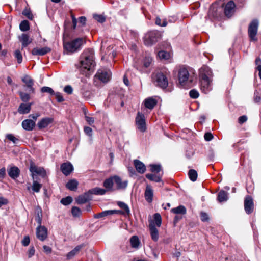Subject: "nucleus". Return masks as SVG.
I'll list each match as a JSON object with an SVG mask.
<instances>
[{
  "mask_svg": "<svg viewBox=\"0 0 261 261\" xmlns=\"http://www.w3.org/2000/svg\"><path fill=\"white\" fill-rule=\"evenodd\" d=\"M94 52L92 49L85 50L81 55L75 67L82 74H86L95 66Z\"/></svg>",
  "mask_w": 261,
  "mask_h": 261,
  "instance_id": "nucleus-1",
  "label": "nucleus"
},
{
  "mask_svg": "<svg viewBox=\"0 0 261 261\" xmlns=\"http://www.w3.org/2000/svg\"><path fill=\"white\" fill-rule=\"evenodd\" d=\"M212 71L209 67H203L201 69L200 73V89L205 94L208 93L212 89Z\"/></svg>",
  "mask_w": 261,
  "mask_h": 261,
  "instance_id": "nucleus-2",
  "label": "nucleus"
},
{
  "mask_svg": "<svg viewBox=\"0 0 261 261\" xmlns=\"http://www.w3.org/2000/svg\"><path fill=\"white\" fill-rule=\"evenodd\" d=\"M85 43V39L83 37H79L70 41L64 42V48L67 52L74 53L80 50Z\"/></svg>",
  "mask_w": 261,
  "mask_h": 261,
  "instance_id": "nucleus-3",
  "label": "nucleus"
},
{
  "mask_svg": "<svg viewBox=\"0 0 261 261\" xmlns=\"http://www.w3.org/2000/svg\"><path fill=\"white\" fill-rule=\"evenodd\" d=\"M153 221L149 222V228L152 240L155 242L158 241L159 238V231L156 226L160 227L162 224V218L159 213H155L153 215Z\"/></svg>",
  "mask_w": 261,
  "mask_h": 261,
  "instance_id": "nucleus-4",
  "label": "nucleus"
},
{
  "mask_svg": "<svg viewBox=\"0 0 261 261\" xmlns=\"http://www.w3.org/2000/svg\"><path fill=\"white\" fill-rule=\"evenodd\" d=\"M160 36V34L156 31H151L147 32L144 35L143 41L145 45L150 46L155 43Z\"/></svg>",
  "mask_w": 261,
  "mask_h": 261,
  "instance_id": "nucleus-5",
  "label": "nucleus"
},
{
  "mask_svg": "<svg viewBox=\"0 0 261 261\" xmlns=\"http://www.w3.org/2000/svg\"><path fill=\"white\" fill-rule=\"evenodd\" d=\"M29 170L31 172V176L33 179H35L36 175H39L42 178H45L46 172L45 169L41 167L36 166L33 163H31Z\"/></svg>",
  "mask_w": 261,
  "mask_h": 261,
  "instance_id": "nucleus-6",
  "label": "nucleus"
},
{
  "mask_svg": "<svg viewBox=\"0 0 261 261\" xmlns=\"http://www.w3.org/2000/svg\"><path fill=\"white\" fill-rule=\"evenodd\" d=\"M155 82L156 86L163 89H166L168 85V80L166 74L159 72L155 75Z\"/></svg>",
  "mask_w": 261,
  "mask_h": 261,
  "instance_id": "nucleus-7",
  "label": "nucleus"
},
{
  "mask_svg": "<svg viewBox=\"0 0 261 261\" xmlns=\"http://www.w3.org/2000/svg\"><path fill=\"white\" fill-rule=\"evenodd\" d=\"M135 124L139 131L141 132H145L146 129L145 118L143 113L138 112L135 118Z\"/></svg>",
  "mask_w": 261,
  "mask_h": 261,
  "instance_id": "nucleus-8",
  "label": "nucleus"
},
{
  "mask_svg": "<svg viewBox=\"0 0 261 261\" xmlns=\"http://www.w3.org/2000/svg\"><path fill=\"white\" fill-rule=\"evenodd\" d=\"M259 21L257 19H253L248 27V34L252 40H256V36L258 31Z\"/></svg>",
  "mask_w": 261,
  "mask_h": 261,
  "instance_id": "nucleus-9",
  "label": "nucleus"
},
{
  "mask_svg": "<svg viewBox=\"0 0 261 261\" xmlns=\"http://www.w3.org/2000/svg\"><path fill=\"white\" fill-rule=\"evenodd\" d=\"M111 76V73L109 70H108L105 69H99L96 75H95V77L100 80L102 83H107L110 81Z\"/></svg>",
  "mask_w": 261,
  "mask_h": 261,
  "instance_id": "nucleus-10",
  "label": "nucleus"
},
{
  "mask_svg": "<svg viewBox=\"0 0 261 261\" xmlns=\"http://www.w3.org/2000/svg\"><path fill=\"white\" fill-rule=\"evenodd\" d=\"M178 80L179 84L183 87H186L189 78V73L185 68H180L178 71Z\"/></svg>",
  "mask_w": 261,
  "mask_h": 261,
  "instance_id": "nucleus-11",
  "label": "nucleus"
},
{
  "mask_svg": "<svg viewBox=\"0 0 261 261\" xmlns=\"http://www.w3.org/2000/svg\"><path fill=\"white\" fill-rule=\"evenodd\" d=\"M244 209L248 214L252 213L254 210L253 199L250 196H246L244 199Z\"/></svg>",
  "mask_w": 261,
  "mask_h": 261,
  "instance_id": "nucleus-12",
  "label": "nucleus"
},
{
  "mask_svg": "<svg viewBox=\"0 0 261 261\" xmlns=\"http://www.w3.org/2000/svg\"><path fill=\"white\" fill-rule=\"evenodd\" d=\"M36 237L40 241H44L47 237V229L44 226H38Z\"/></svg>",
  "mask_w": 261,
  "mask_h": 261,
  "instance_id": "nucleus-13",
  "label": "nucleus"
},
{
  "mask_svg": "<svg viewBox=\"0 0 261 261\" xmlns=\"http://www.w3.org/2000/svg\"><path fill=\"white\" fill-rule=\"evenodd\" d=\"M21 80L28 88L29 92L31 93H34L35 89L33 87L34 80L31 77L28 75H25L22 77Z\"/></svg>",
  "mask_w": 261,
  "mask_h": 261,
  "instance_id": "nucleus-14",
  "label": "nucleus"
},
{
  "mask_svg": "<svg viewBox=\"0 0 261 261\" xmlns=\"http://www.w3.org/2000/svg\"><path fill=\"white\" fill-rule=\"evenodd\" d=\"M60 169L65 176H68L73 171V167L70 162H66L61 165Z\"/></svg>",
  "mask_w": 261,
  "mask_h": 261,
  "instance_id": "nucleus-15",
  "label": "nucleus"
},
{
  "mask_svg": "<svg viewBox=\"0 0 261 261\" xmlns=\"http://www.w3.org/2000/svg\"><path fill=\"white\" fill-rule=\"evenodd\" d=\"M236 7V5L233 1H229L225 5L224 8V13L225 15L228 17L232 16L234 12V9Z\"/></svg>",
  "mask_w": 261,
  "mask_h": 261,
  "instance_id": "nucleus-16",
  "label": "nucleus"
},
{
  "mask_svg": "<svg viewBox=\"0 0 261 261\" xmlns=\"http://www.w3.org/2000/svg\"><path fill=\"white\" fill-rule=\"evenodd\" d=\"M35 122L33 120L27 119L22 121L21 125L22 128L28 131H31L33 130L35 126Z\"/></svg>",
  "mask_w": 261,
  "mask_h": 261,
  "instance_id": "nucleus-17",
  "label": "nucleus"
},
{
  "mask_svg": "<svg viewBox=\"0 0 261 261\" xmlns=\"http://www.w3.org/2000/svg\"><path fill=\"white\" fill-rule=\"evenodd\" d=\"M91 195L88 191L87 192L85 193L84 194L79 195L76 199V201L78 204H81L91 200Z\"/></svg>",
  "mask_w": 261,
  "mask_h": 261,
  "instance_id": "nucleus-18",
  "label": "nucleus"
},
{
  "mask_svg": "<svg viewBox=\"0 0 261 261\" xmlns=\"http://www.w3.org/2000/svg\"><path fill=\"white\" fill-rule=\"evenodd\" d=\"M51 51V49L48 47H44L42 48H34L32 50L33 55L43 56Z\"/></svg>",
  "mask_w": 261,
  "mask_h": 261,
  "instance_id": "nucleus-19",
  "label": "nucleus"
},
{
  "mask_svg": "<svg viewBox=\"0 0 261 261\" xmlns=\"http://www.w3.org/2000/svg\"><path fill=\"white\" fill-rule=\"evenodd\" d=\"M153 191L151 187L149 185H147L146 186V189L144 193V197L145 200L148 203H151L153 200Z\"/></svg>",
  "mask_w": 261,
  "mask_h": 261,
  "instance_id": "nucleus-20",
  "label": "nucleus"
},
{
  "mask_svg": "<svg viewBox=\"0 0 261 261\" xmlns=\"http://www.w3.org/2000/svg\"><path fill=\"white\" fill-rule=\"evenodd\" d=\"M53 122V119L49 117H45L41 119L37 123L39 129H41L46 128L49 124Z\"/></svg>",
  "mask_w": 261,
  "mask_h": 261,
  "instance_id": "nucleus-21",
  "label": "nucleus"
},
{
  "mask_svg": "<svg viewBox=\"0 0 261 261\" xmlns=\"http://www.w3.org/2000/svg\"><path fill=\"white\" fill-rule=\"evenodd\" d=\"M32 105V103H21L18 108V112L20 114H25L29 113L31 111Z\"/></svg>",
  "mask_w": 261,
  "mask_h": 261,
  "instance_id": "nucleus-22",
  "label": "nucleus"
},
{
  "mask_svg": "<svg viewBox=\"0 0 261 261\" xmlns=\"http://www.w3.org/2000/svg\"><path fill=\"white\" fill-rule=\"evenodd\" d=\"M20 172V170L16 166L12 167L8 170L9 176L13 179H15L19 176Z\"/></svg>",
  "mask_w": 261,
  "mask_h": 261,
  "instance_id": "nucleus-23",
  "label": "nucleus"
},
{
  "mask_svg": "<svg viewBox=\"0 0 261 261\" xmlns=\"http://www.w3.org/2000/svg\"><path fill=\"white\" fill-rule=\"evenodd\" d=\"M163 175V171L161 172V173L155 174H146V177L150 181H153L155 182H159L162 181V177Z\"/></svg>",
  "mask_w": 261,
  "mask_h": 261,
  "instance_id": "nucleus-24",
  "label": "nucleus"
},
{
  "mask_svg": "<svg viewBox=\"0 0 261 261\" xmlns=\"http://www.w3.org/2000/svg\"><path fill=\"white\" fill-rule=\"evenodd\" d=\"M134 164L136 170L138 173L143 174L145 172L146 166L142 162L138 160H135Z\"/></svg>",
  "mask_w": 261,
  "mask_h": 261,
  "instance_id": "nucleus-25",
  "label": "nucleus"
},
{
  "mask_svg": "<svg viewBox=\"0 0 261 261\" xmlns=\"http://www.w3.org/2000/svg\"><path fill=\"white\" fill-rule=\"evenodd\" d=\"M19 38L20 41L22 43V49L27 47L32 41V39L30 38L29 36L24 33L22 34Z\"/></svg>",
  "mask_w": 261,
  "mask_h": 261,
  "instance_id": "nucleus-26",
  "label": "nucleus"
},
{
  "mask_svg": "<svg viewBox=\"0 0 261 261\" xmlns=\"http://www.w3.org/2000/svg\"><path fill=\"white\" fill-rule=\"evenodd\" d=\"M157 103V100L153 97H149L144 100V105L149 109H152Z\"/></svg>",
  "mask_w": 261,
  "mask_h": 261,
  "instance_id": "nucleus-27",
  "label": "nucleus"
},
{
  "mask_svg": "<svg viewBox=\"0 0 261 261\" xmlns=\"http://www.w3.org/2000/svg\"><path fill=\"white\" fill-rule=\"evenodd\" d=\"M83 245H79L76 246L73 250L68 252L66 255L67 259H70L76 255L83 248Z\"/></svg>",
  "mask_w": 261,
  "mask_h": 261,
  "instance_id": "nucleus-28",
  "label": "nucleus"
},
{
  "mask_svg": "<svg viewBox=\"0 0 261 261\" xmlns=\"http://www.w3.org/2000/svg\"><path fill=\"white\" fill-rule=\"evenodd\" d=\"M115 183L117 185L118 189H123L126 187L127 185V181L122 182L121 179L118 176L113 177Z\"/></svg>",
  "mask_w": 261,
  "mask_h": 261,
  "instance_id": "nucleus-29",
  "label": "nucleus"
},
{
  "mask_svg": "<svg viewBox=\"0 0 261 261\" xmlns=\"http://www.w3.org/2000/svg\"><path fill=\"white\" fill-rule=\"evenodd\" d=\"M78 185V181L76 179H71L67 182L66 187L71 191H75L77 189Z\"/></svg>",
  "mask_w": 261,
  "mask_h": 261,
  "instance_id": "nucleus-30",
  "label": "nucleus"
},
{
  "mask_svg": "<svg viewBox=\"0 0 261 261\" xmlns=\"http://www.w3.org/2000/svg\"><path fill=\"white\" fill-rule=\"evenodd\" d=\"M141 246V243L137 236L132 237V248L136 249H139Z\"/></svg>",
  "mask_w": 261,
  "mask_h": 261,
  "instance_id": "nucleus-31",
  "label": "nucleus"
},
{
  "mask_svg": "<svg viewBox=\"0 0 261 261\" xmlns=\"http://www.w3.org/2000/svg\"><path fill=\"white\" fill-rule=\"evenodd\" d=\"M91 195H103L106 194L107 190L98 187H96L89 190Z\"/></svg>",
  "mask_w": 261,
  "mask_h": 261,
  "instance_id": "nucleus-32",
  "label": "nucleus"
},
{
  "mask_svg": "<svg viewBox=\"0 0 261 261\" xmlns=\"http://www.w3.org/2000/svg\"><path fill=\"white\" fill-rule=\"evenodd\" d=\"M171 212L176 214H185L187 212L186 208L184 205H179L176 207L172 208Z\"/></svg>",
  "mask_w": 261,
  "mask_h": 261,
  "instance_id": "nucleus-33",
  "label": "nucleus"
},
{
  "mask_svg": "<svg viewBox=\"0 0 261 261\" xmlns=\"http://www.w3.org/2000/svg\"><path fill=\"white\" fill-rule=\"evenodd\" d=\"M36 216L35 220L38 224V226H42V210L40 207H37L35 211Z\"/></svg>",
  "mask_w": 261,
  "mask_h": 261,
  "instance_id": "nucleus-34",
  "label": "nucleus"
},
{
  "mask_svg": "<svg viewBox=\"0 0 261 261\" xmlns=\"http://www.w3.org/2000/svg\"><path fill=\"white\" fill-rule=\"evenodd\" d=\"M217 199L220 202L227 201L228 199L227 193L223 190L220 191L218 194Z\"/></svg>",
  "mask_w": 261,
  "mask_h": 261,
  "instance_id": "nucleus-35",
  "label": "nucleus"
},
{
  "mask_svg": "<svg viewBox=\"0 0 261 261\" xmlns=\"http://www.w3.org/2000/svg\"><path fill=\"white\" fill-rule=\"evenodd\" d=\"M103 186L106 188L107 191L112 190L113 186V177L106 179L103 182Z\"/></svg>",
  "mask_w": 261,
  "mask_h": 261,
  "instance_id": "nucleus-36",
  "label": "nucleus"
},
{
  "mask_svg": "<svg viewBox=\"0 0 261 261\" xmlns=\"http://www.w3.org/2000/svg\"><path fill=\"white\" fill-rule=\"evenodd\" d=\"M117 204L122 209L121 211H123L125 215L127 216H129V208L128 206L123 202L121 201H118L117 202Z\"/></svg>",
  "mask_w": 261,
  "mask_h": 261,
  "instance_id": "nucleus-37",
  "label": "nucleus"
},
{
  "mask_svg": "<svg viewBox=\"0 0 261 261\" xmlns=\"http://www.w3.org/2000/svg\"><path fill=\"white\" fill-rule=\"evenodd\" d=\"M149 167H150V171L152 173L159 174L163 171L160 164H150Z\"/></svg>",
  "mask_w": 261,
  "mask_h": 261,
  "instance_id": "nucleus-38",
  "label": "nucleus"
},
{
  "mask_svg": "<svg viewBox=\"0 0 261 261\" xmlns=\"http://www.w3.org/2000/svg\"><path fill=\"white\" fill-rule=\"evenodd\" d=\"M42 187V185L39 184L36 179H33L32 189L33 192L38 193Z\"/></svg>",
  "mask_w": 261,
  "mask_h": 261,
  "instance_id": "nucleus-39",
  "label": "nucleus"
},
{
  "mask_svg": "<svg viewBox=\"0 0 261 261\" xmlns=\"http://www.w3.org/2000/svg\"><path fill=\"white\" fill-rule=\"evenodd\" d=\"M113 211H110V210H107L102 211L101 213L95 214L94 217L95 218H100L103 217H106L109 215H113Z\"/></svg>",
  "mask_w": 261,
  "mask_h": 261,
  "instance_id": "nucleus-40",
  "label": "nucleus"
},
{
  "mask_svg": "<svg viewBox=\"0 0 261 261\" xmlns=\"http://www.w3.org/2000/svg\"><path fill=\"white\" fill-rule=\"evenodd\" d=\"M188 176L191 181H195L197 178V172L195 170L190 169L188 172Z\"/></svg>",
  "mask_w": 261,
  "mask_h": 261,
  "instance_id": "nucleus-41",
  "label": "nucleus"
},
{
  "mask_svg": "<svg viewBox=\"0 0 261 261\" xmlns=\"http://www.w3.org/2000/svg\"><path fill=\"white\" fill-rule=\"evenodd\" d=\"M20 30L21 31L25 32L29 30V22L28 20H23L19 25Z\"/></svg>",
  "mask_w": 261,
  "mask_h": 261,
  "instance_id": "nucleus-42",
  "label": "nucleus"
},
{
  "mask_svg": "<svg viewBox=\"0 0 261 261\" xmlns=\"http://www.w3.org/2000/svg\"><path fill=\"white\" fill-rule=\"evenodd\" d=\"M130 246V238L128 239L124 242L123 244L121 246L122 249L126 252H129V247Z\"/></svg>",
  "mask_w": 261,
  "mask_h": 261,
  "instance_id": "nucleus-43",
  "label": "nucleus"
},
{
  "mask_svg": "<svg viewBox=\"0 0 261 261\" xmlns=\"http://www.w3.org/2000/svg\"><path fill=\"white\" fill-rule=\"evenodd\" d=\"M158 55L160 59L167 60L170 57V54L167 51L164 50L160 51L158 53Z\"/></svg>",
  "mask_w": 261,
  "mask_h": 261,
  "instance_id": "nucleus-44",
  "label": "nucleus"
},
{
  "mask_svg": "<svg viewBox=\"0 0 261 261\" xmlns=\"http://www.w3.org/2000/svg\"><path fill=\"white\" fill-rule=\"evenodd\" d=\"M19 95L22 101L23 102H27L30 99L29 94L24 93L23 92H19Z\"/></svg>",
  "mask_w": 261,
  "mask_h": 261,
  "instance_id": "nucleus-45",
  "label": "nucleus"
},
{
  "mask_svg": "<svg viewBox=\"0 0 261 261\" xmlns=\"http://www.w3.org/2000/svg\"><path fill=\"white\" fill-rule=\"evenodd\" d=\"M14 55L15 58H16L18 63H21L22 62V56L20 51L19 49H16L14 51Z\"/></svg>",
  "mask_w": 261,
  "mask_h": 261,
  "instance_id": "nucleus-46",
  "label": "nucleus"
},
{
  "mask_svg": "<svg viewBox=\"0 0 261 261\" xmlns=\"http://www.w3.org/2000/svg\"><path fill=\"white\" fill-rule=\"evenodd\" d=\"M72 201V198L71 196H67L65 198H62L60 202L64 205H68L70 204Z\"/></svg>",
  "mask_w": 261,
  "mask_h": 261,
  "instance_id": "nucleus-47",
  "label": "nucleus"
},
{
  "mask_svg": "<svg viewBox=\"0 0 261 261\" xmlns=\"http://www.w3.org/2000/svg\"><path fill=\"white\" fill-rule=\"evenodd\" d=\"M41 91L42 93H48L50 95H53L55 94L54 90L49 87L44 86L41 88Z\"/></svg>",
  "mask_w": 261,
  "mask_h": 261,
  "instance_id": "nucleus-48",
  "label": "nucleus"
},
{
  "mask_svg": "<svg viewBox=\"0 0 261 261\" xmlns=\"http://www.w3.org/2000/svg\"><path fill=\"white\" fill-rule=\"evenodd\" d=\"M93 18L96 20L97 21L100 23H103L106 21V17L105 16L102 15H98V14H94L93 15Z\"/></svg>",
  "mask_w": 261,
  "mask_h": 261,
  "instance_id": "nucleus-49",
  "label": "nucleus"
},
{
  "mask_svg": "<svg viewBox=\"0 0 261 261\" xmlns=\"http://www.w3.org/2000/svg\"><path fill=\"white\" fill-rule=\"evenodd\" d=\"M152 62V58L150 56L146 57L143 61V65L145 67H148Z\"/></svg>",
  "mask_w": 261,
  "mask_h": 261,
  "instance_id": "nucleus-50",
  "label": "nucleus"
},
{
  "mask_svg": "<svg viewBox=\"0 0 261 261\" xmlns=\"http://www.w3.org/2000/svg\"><path fill=\"white\" fill-rule=\"evenodd\" d=\"M6 138H7L10 141H12L13 144H16L19 140L18 138H16L13 134H8L6 135Z\"/></svg>",
  "mask_w": 261,
  "mask_h": 261,
  "instance_id": "nucleus-51",
  "label": "nucleus"
},
{
  "mask_svg": "<svg viewBox=\"0 0 261 261\" xmlns=\"http://www.w3.org/2000/svg\"><path fill=\"white\" fill-rule=\"evenodd\" d=\"M255 64L256 65V69L259 71V76L261 80V59L257 58L255 60Z\"/></svg>",
  "mask_w": 261,
  "mask_h": 261,
  "instance_id": "nucleus-52",
  "label": "nucleus"
},
{
  "mask_svg": "<svg viewBox=\"0 0 261 261\" xmlns=\"http://www.w3.org/2000/svg\"><path fill=\"white\" fill-rule=\"evenodd\" d=\"M71 213H72V215L74 217H79L81 213V210L79 207H76V206H73L72 208Z\"/></svg>",
  "mask_w": 261,
  "mask_h": 261,
  "instance_id": "nucleus-53",
  "label": "nucleus"
},
{
  "mask_svg": "<svg viewBox=\"0 0 261 261\" xmlns=\"http://www.w3.org/2000/svg\"><path fill=\"white\" fill-rule=\"evenodd\" d=\"M22 14L27 17L28 19L32 20L33 16L29 9H25L22 11Z\"/></svg>",
  "mask_w": 261,
  "mask_h": 261,
  "instance_id": "nucleus-54",
  "label": "nucleus"
},
{
  "mask_svg": "<svg viewBox=\"0 0 261 261\" xmlns=\"http://www.w3.org/2000/svg\"><path fill=\"white\" fill-rule=\"evenodd\" d=\"M189 95H190V97L194 98V99H196L198 97L199 93L196 90L192 89L190 91Z\"/></svg>",
  "mask_w": 261,
  "mask_h": 261,
  "instance_id": "nucleus-55",
  "label": "nucleus"
},
{
  "mask_svg": "<svg viewBox=\"0 0 261 261\" xmlns=\"http://www.w3.org/2000/svg\"><path fill=\"white\" fill-rule=\"evenodd\" d=\"M161 19L159 17H156L155 19V24L161 27H166L167 25V22L164 20L163 23H161Z\"/></svg>",
  "mask_w": 261,
  "mask_h": 261,
  "instance_id": "nucleus-56",
  "label": "nucleus"
},
{
  "mask_svg": "<svg viewBox=\"0 0 261 261\" xmlns=\"http://www.w3.org/2000/svg\"><path fill=\"white\" fill-rule=\"evenodd\" d=\"M200 219L202 222H207L209 220V217L206 213L201 212L200 213Z\"/></svg>",
  "mask_w": 261,
  "mask_h": 261,
  "instance_id": "nucleus-57",
  "label": "nucleus"
},
{
  "mask_svg": "<svg viewBox=\"0 0 261 261\" xmlns=\"http://www.w3.org/2000/svg\"><path fill=\"white\" fill-rule=\"evenodd\" d=\"M57 99V101L59 102H62L64 100V98L63 97L62 94L60 92H55L54 95Z\"/></svg>",
  "mask_w": 261,
  "mask_h": 261,
  "instance_id": "nucleus-58",
  "label": "nucleus"
},
{
  "mask_svg": "<svg viewBox=\"0 0 261 261\" xmlns=\"http://www.w3.org/2000/svg\"><path fill=\"white\" fill-rule=\"evenodd\" d=\"M30 242V238L28 236H25L21 241V243L24 246H28Z\"/></svg>",
  "mask_w": 261,
  "mask_h": 261,
  "instance_id": "nucleus-59",
  "label": "nucleus"
},
{
  "mask_svg": "<svg viewBox=\"0 0 261 261\" xmlns=\"http://www.w3.org/2000/svg\"><path fill=\"white\" fill-rule=\"evenodd\" d=\"M64 91L68 94H71L73 92V88L70 85H67L64 87Z\"/></svg>",
  "mask_w": 261,
  "mask_h": 261,
  "instance_id": "nucleus-60",
  "label": "nucleus"
},
{
  "mask_svg": "<svg viewBox=\"0 0 261 261\" xmlns=\"http://www.w3.org/2000/svg\"><path fill=\"white\" fill-rule=\"evenodd\" d=\"M85 133L88 136L91 137L92 135V129L91 127L85 126L84 128Z\"/></svg>",
  "mask_w": 261,
  "mask_h": 261,
  "instance_id": "nucleus-61",
  "label": "nucleus"
},
{
  "mask_svg": "<svg viewBox=\"0 0 261 261\" xmlns=\"http://www.w3.org/2000/svg\"><path fill=\"white\" fill-rule=\"evenodd\" d=\"M253 101L256 103H259L261 102V97L258 95L257 93L255 92Z\"/></svg>",
  "mask_w": 261,
  "mask_h": 261,
  "instance_id": "nucleus-62",
  "label": "nucleus"
},
{
  "mask_svg": "<svg viewBox=\"0 0 261 261\" xmlns=\"http://www.w3.org/2000/svg\"><path fill=\"white\" fill-rule=\"evenodd\" d=\"M35 250L33 246H31L30 247L28 251V257L31 258L35 254Z\"/></svg>",
  "mask_w": 261,
  "mask_h": 261,
  "instance_id": "nucleus-63",
  "label": "nucleus"
},
{
  "mask_svg": "<svg viewBox=\"0 0 261 261\" xmlns=\"http://www.w3.org/2000/svg\"><path fill=\"white\" fill-rule=\"evenodd\" d=\"M204 137L206 141H210L213 139V135L212 133L207 132L204 134Z\"/></svg>",
  "mask_w": 261,
  "mask_h": 261,
  "instance_id": "nucleus-64",
  "label": "nucleus"
}]
</instances>
